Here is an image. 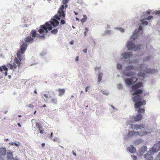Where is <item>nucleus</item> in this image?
I'll return each instance as SVG.
<instances>
[{
  "mask_svg": "<svg viewBox=\"0 0 160 160\" xmlns=\"http://www.w3.org/2000/svg\"><path fill=\"white\" fill-rule=\"evenodd\" d=\"M127 45L128 50H132L134 51H136L139 49L140 47L142 46L140 44H138L136 46L131 41L128 42Z\"/></svg>",
  "mask_w": 160,
  "mask_h": 160,
  "instance_id": "nucleus-6",
  "label": "nucleus"
},
{
  "mask_svg": "<svg viewBox=\"0 0 160 160\" xmlns=\"http://www.w3.org/2000/svg\"><path fill=\"white\" fill-rule=\"evenodd\" d=\"M34 41V39L32 38L30 36H28L27 37H26L25 38L24 41L25 42L27 43H32Z\"/></svg>",
  "mask_w": 160,
  "mask_h": 160,
  "instance_id": "nucleus-17",
  "label": "nucleus"
},
{
  "mask_svg": "<svg viewBox=\"0 0 160 160\" xmlns=\"http://www.w3.org/2000/svg\"><path fill=\"white\" fill-rule=\"evenodd\" d=\"M69 0H63L62 3L63 4L64 7H65V8H67L68 7L67 3H68Z\"/></svg>",
  "mask_w": 160,
  "mask_h": 160,
  "instance_id": "nucleus-29",
  "label": "nucleus"
},
{
  "mask_svg": "<svg viewBox=\"0 0 160 160\" xmlns=\"http://www.w3.org/2000/svg\"><path fill=\"white\" fill-rule=\"evenodd\" d=\"M156 14H160V11H157L156 13Z\"/></svg>",
  "mask_w": 160,
  "mask_h": 160,
  "instance_id": "nucleus-51",
  "label": "nucleus"
},
{
  "mask_svg": "<svg viewBox=\"0 0 160 160\" xmlns=\"http://www.w3.org/2000/svg\"><path fill=\"white\" fill-rule=\"evenodd\" d=\"M131 127L132 129L135 130H138L144 128V126L142 124H136L131 125Z\"/></svg>",
  "mask_w": 160,
  "mask_h": 160,
  "instance_id": "nucleus-11",
  "label": "nucleus"
},
{
  "mask_svg": "<svg viewBox=\"0 0 160 160\" xmlns=\"http://www.w3.org/2000/svg\"><path fill=\"white\" fill-rule=\"evenodd\" d=\"M134 67L132 65H129L126 67L125 69L127 71H129L130 70L134 69Z\"/></svg>",
  "mask_w": 160,
  "mask_h": 160,
  "instance_id": "nucleus-27",
  "label": "nucleus"
},
{
  "mask_svg": "<svg viewBox=\"0 0 160 160\" xmlns=\"http://www.w3.org/2000/svg\"><path fill=\"white\" fill-rule=\"evenodd\" d=\"M21 60H20L18 58H15L14 60V61L15 63H16L17 65H18V67H19L20 65L21 64Z\"/></svg>",
  "mask_w": 160,
  "mask_h": 160,
  "instance_id": "nucleus-25",
  "label": "nucleus"
},
{
  "mask_svg": "<svg viewBox=\"0 0 160 160\" xmlns=\"http://www.w3.org/2000/svg\"><path fill=\"white\" fill-rule=\"evenodd\" d=\"M83 51L84 53H86L87 52V49H84L83 50Z\"/></svg>",
  "mask_w": 160,
  "mask_h": 160,
  "instance_id": "nucleus-53",
  "label": "nucleus"
},
{
  "mask_svg": "<svg viewBox=\"0 0 160 160\" xmlns=\"http://www.w3.org/2000/svg\"><path fill=\"white\" fill-rule=\"evenodd\" d=\"M122 66L121 64H117V68L118 69H121Z\"/></svg>",
  "mask_w": 160,
  "mask_h": 160,
  "instance_id": "nucleus-38",
  "label": "nucleus"
},
{
  "mask_svg": "<svg viewBox=\"0 0 160 160\" xmlns=\"http://www.w3.org/2000/svg\"><path fill=\"white\" fill-rule=\"evenodd\" d=\"M137 80V78L134 77L126 78L124 79L125 83L128 85H130L134 84Z\"/></svg>",
  "mask_w": 160,
  "mask_h": 160,
  "instance_id": "nucleus-7",
  "label": "nucleus"
},
{
  "mask_svg": "<svg viewBox=\"0 0 160 160\" xmlns=\"http://www.w3.org/2000/svg\"><path fill=\"white\" fill-rule=\"evenodd\" d=\"M57 138H54V139H53V141H57Z\"/></svg>",
  "mask_w": 160,
  "mask_h": 160,
  "instance_id": "nucleus-57",
  "label": "nucleus"
},
{
  "mask_svg": "<svg viewBox=\"0 0 160 160\" xmlns=\"http://www.w3.org/2000/svg\"><path fill=\"white\" fill-rule=\"evenodd\" d=\"M40 29L38 30V32L40 34H42L44 32V30L46 32H48V29L49 31L52 29V27L51 25L48 23V22H46L45 25H41L40 26Z\"/></svg>",
  "mask_w": 160,
  "mask_h": 160,
  "instance_id": "nucleus-4",
  "label": "nucleus"
},
{
  "mask_svg": "<svg viewBox=\"0 0 160 160\" xmlns=\"http://www.w3.org/2000/svg\"><path fill=\"white\" fill-rule=\"evenodd\" d=\"M89 88V87H87L85 88V91L86 92H87L88 91V89Z\"/></svg>",
  "mask_w": 160,
  "mask_h": 160,
  "instance_id": "nucleus-54",
  "label": "nucleus"
},
{
  "mask_svg": "<svg viewBox=\"0 0 160 160\" xmlns=\"http://www.w3.org/2000/svg\"><path fill=\"white\" fill-rule=\"evenodd\" d=\"M102 73H100L98 74V82H100L101 81L102 77Z\"/></svg>",
  "mask_w": 160,
  "mask_h": 160,
  "instance_id": "nucleus-32",
  "label": "nucleus"
},
{
  "mask_svg": "<svg viewBox=\"0 0 160 160\" xmlns=\"http://www.w3.org/2000/svg\"><path fill=\"white\" fill-rule=\"evenodd\" d=\"M48 23L50 24L51 26L55 27L58 25L59 24V22L55 19L52 18L48 22Z\"/></svg>",
  "mask_w": 160,
  "mask_h": 160,
  "instance_id": "nucleus-9",
  "label": "nucleus"
},
{
  "mask_svg": "<svg viewBox=\"0 0 160 160\" xmlns=\"http://www.w3.org/2000/svg\"><path fill=\"white\" fill-rule=\"evenodd\" d=\"M52 135H53V133L52 132L50 134V138H52Z\"/></svg>",
  "mask_w": 160,
  "mask_h": 160,
  "instance_id": "nucleus-59",
  "label": "nucleus"
},
{
  "mask_svg": "<svg viewBox=\"0 0 160 160\" xmlns=\"http://www.w3.org/2000/svg\"><path fill=\"white\" fill-rule=\"evenodd\" d=\"M28 45L27 43L23 42V43L20 46V51H18L17 53V58L20 60H22V56L24 53L25 51L27 48Z\"/></svg>",
  "mask_w": 160,
  "mask_h": 160,
  "instance_id": "nucleus-3",
  "label": "nucleus"
},
{
  "mask_svg": "<svg viewBox=\"0 0 160 160\" xmlns=\"http://www.w3.org/2000/svg\"><path fill=\"white\" fill-rule=\"evenodd\" d=\"M138 32H136V31H135L133 32V35L131 36V38L133 39V40H135L137 38V37L138 36L137 35Z\"/></svg>",
  "mask_w": 160,
  "mask_h": 160,
  "instance_id": "nucleus-26",
  "label": "nucleus"
},
{
  "mask_svg": "<svg viewBox=\"0 0 160 160\" xmlns=\"http://www.w3.org/2000/svg\"><path fill=\"white\" fill-rule=\"evenodd\" d=\"M3 70L5 71V72L4 73V75L5 76H7L8 75V68L5 66H2Z\"/></svg>",
  "mask_w": 160,
  "mask_h": 160,
  "instance_id": "nucleus-31",
  "label": "nucleus"
},
{
  "mask_svg": "<svg viewBox=\"0 0 160 160\" xmlns=\"http://www.w3.org/2000/svg\"><path fill=\"white\" fill-rule=\"evenodd\" d=\"M88 30H89V29L88 28H85V31L84 32V35L85 36H86L87 33L88 32Z\"/></svg>",
  "mask_w": 160,
  "mask_h": 160,
  "instance_id": "nucleus-42",
  "label": "nucleus"
},
{
  "mask_svg": "<svg viewBox=\"0 0 160 160\" xmlns=\"http://www.w3.org/2000/svg\"><path fill=\"white\" fill-rule=\"evenodd\" d=\"M128 150L131 153H134L136 152V149L132 145H130L128 148Z\"/></svg>",
  "mask_w": 160,
  "mask_h": 160,
  "instance_id": "nucleus-18",
  "label": "nucleus"
},
{
  "mask_svg": "<svg viewBox=\"0 0 160 160\" xmlns=\"http://www.w3.org/2000/svg\"><path fill=\"white\" fill-rule=\"evenodd\" d=\"M73 42H74L73 41H71L70 42V44H71V45H72L73 44Z\"/></svg>",
  "mask_w": 160,
  "mask_h": 160,
  "instance_id": "nucleus-58",
  "label": "nucleus"
},
{
  "mask_svg": "<svg viewBox=\"0 0 160 160\" xmlns=\"http://www.w3.org/2000/svg\"><path fill=\"white\" fill-rule=\"evenodd\" d=\"M72 152H73V154L74 156H76V153H75V152L73 151Z\"/></svg>",
  "mask_w": 160,
  "mask_h": 160,
  "instance_id": "nucleus-60",
  "label": "nucleus"
},
{
  "mask_svg": "<svg viewBox=\"0 0 160 160\" xmlns=\"http://www.w3.org/2000/svg\"><path fill=\"white\" fill-rule=\"evenodd\" d=\"M151 58V57H145L144 59V61H147L150 59Z\"/></svg>",
  "mask_w": 160,
  "mask_h": 160,
  "instance_id": "nucleus-43",
  "label": "nucleus"
},
{
  "mask_svg": "<svg viewBox=\"0 0 160 160\" xmlns=\"http://www.w3.org/2000/svg\"><path fill=\"white\" fill-rule=\"evenodd\" d=\"M142 24L147 25L148 24V22L147 21H143L142 22Z\"/></svg>",
  "mask_w": 160,
  "mask_h": 160,
  "instance_id": "nucleus-45",
  "label": "nucleus"
},
{
  "mask_svg": "<svg viewBox=\"0 0 160 160\" xmlns=\"http://www.w3.org/2000/svg\"><path fill=\"white\" fill-rule=\"evenodd\" d=\"M142 26H140L139 27L138 31L142 30Z\"/></svg>",
  "mask_w": 160,
  "mask_h": 160,
  "instance_id": "nucleus-48",
  "label": "nucleus"
},
{
  "mask_svg": "<svg viewBox=\"0 0 160 160\" xmlns=\"http://www.w3.org/2000/svg\"><path fill=\"white\" fill-rule=\"evenodd\" d=\"M58 91L59 92L58 96H62L65 92V90L64 89L59 88Z\"/></svg>",
  "mask_w": 160,
  "mask_h": 160,
  "instance_id": "nucleus-23",
  "label": "nucleus"
},
{
  "mask_svg": "<svg viewBox=\"0 0 160 160\" xmlns=\"http://www.w3.org/2000/svg\"><path fill=\"white\" fill-rule=\"evenodd\" d=\"M6 150L5 148L4 147H0V158H1V160H3L2 158L1 155L5 156L6 155Z\"/></svg>",
  "mask_w": 160,
  "mask_h": 160,
  "instance_id": "nucleus-14",
  "label": "nucleus"
},
{
  "mask_svg": "<svg viewBox=\"0 0 160 160\" xmlns=\"http://www.w3.org/2000/svg\"><path fill=\"white\" fill-rule=\"evenodd\" d=\"M153 18V16H149L147 18H146L145 19L148 20H150L152 19Z\"/></svg>",
  "mask_w": 160,
  "mask_h": 160,
  "instance_id": "nucleus-41",
  "label": "nucleus"
},
{
  "mask_svg": "<svg viewBox=\"0 0 160 160\" xmlns=\"http://www.w3.org/2000/svg\"><path fill=\"white\" fill-rule=\"evenodd\" d=\"M133 118L135 122H138L140 121L142 119V115L139 114L137 115L136 116L133 117Z\"/></svg>",
  "mask_w": 160,
  "mask_h": 160,
  "instance_id": "nucleus-16",
  "label": "nucleus"
},
{
  "mask_svg": "<svg viewBox=\"0 0 160 160\" xmlns=\"http://www.w3.org/2000/svg\"><path fill=\"white\" fill-rule=\"evenodd\" d=\"M79 57L78 56H77L75 58V60L76 61H77L78 60Z\"/></svg>",
  "mask_w": 160,
  "mask_h": 160,
  "instance_id": "nucleus-50",
  "label": "nucleus"
},
{
  "mask_svg": "<svg viewBox=\"0 0 160 160\" xmlns=\"http://www.w3.org/2000/svg\"><path fill=\"white\" fill-rule=\"evenodd\" d=\"M43 95L46 98H48V96L47 94H44Z\"/></svg>",
  "mask_w": 160,
  "mask_h": 160,
  "instance_id": "nucleus-49",
  "label": "nucleus"
},
{
  "mask_svg": "<svg viewBox=\"0 0 160 160\" xmlns=\"http://www.w3.org/2000/svg\"><path fill=\"white\" fill-rule=\"evenodd\" d=\"M135 74V73L132 72H129L125 73V76L127 77H130Z\"/></svg>",
  "mask_w": 160,
  "mask_h": 160,
  "instance_id": "nucleus-28",
  "label": "nucleus"
},
{
  "mask_svg": "<svg viewBox=\"0 0 160 160\" xmlns=\"http://www.w3.org/2000/svg\"><path fill=\"white\" fill-rule=\"evenodd\" d=\"M36 126L38 128L40 132L41 133H43V130H42V127L40 124L38 122H36L35 123Z\"/></svg>",
  "mask_w": 160,
  "mask_h": 160,
  "instance_id": "nucleus-20",
  "label": "nucleus"
},
{
  "mask_svg": "<svg viewBox=\"0 0 160 160\" xmlns=\"http://www.w3.org/2000/svg\"><path fill=\"white\" fill-rule=\"evenodd\" d=\"M144 65L141 64L139 65V67L137 68V69L140 71H143L145 72L153 74L157 72V70L155 69H151L150 68H146L144 70Z\"/></svg>",
  "mask_w": 160,
  "mask_h": 160,
  "instance_id": "nucleus-5",
  "label": "nucleus"
},
{
  "mask_svg": "<svg viewBox=\"0 0 160 160\" xmlns=\"http://www.w3.org/2000/svg\"><path fill=\"white\" fill-rule=\"evenodd\" d=\"M145 109L143 108H139L138 111L139 113H144Z\"/></svg>",
  "mask_w": 160,
  "mask_h": 160,
  "instance_id": "nucleus-35",
  "label": "nucleus"
},
{
  "mask_svg": "<svg viewBox=\"0 0 160 160\" xmlns=\"http://www.w3.org/2000/svg\"><path fill=\"white\" fill-rule=\"evenodd\" d=\"M64 9L63 5H61L57 14L55 16V18L58 20L62 19L60 21V23L62 24H64L65 23V22L64 20L65 17V14L64 11Z\"/></svg>",
  "mask_w": 160,
  "mask_h": 160,
  "instance_id": "nucleus-2",
  "label": "nucleus"
},
{
  "mask_svg": "<svg viewBox=\"0 0 160 160\" xmlns=\"http://www.w3.org/2000/svg\"><path fill=\"white\" fill-rule=\"evenodd\" d=\"M8 67L10 69H13V68L12 66V65L11 64H9L8 65Z\"/></svg>",
  "mask_w": 160,
  "mask_h": 160,
  "instance_id": "nucleus-44",
  "label": "nucleus"
},
{
  "mask_svg": "<svg viewBox=\"0 0 160 160\" xmlns=\"http://www.w3.org/2000/svg\"><path fill=\"white\" fill-rule=\"evenodd\" d=\"M18 126H19V127H21V125L20 123H18Z\"/></svg>",
  "mask_w": 160,
  "mask_h": 160,
  "instance_id": "nucleus-62",
  "label": "nucleus"
},
{
  "mask_svg": "<svg viewBox=\"0 0 160 160\" xmlns=\"http://www.w3.org/2000/svg\"><path fill=\"white\" fill-rule=\"evenodd\" d=\"M138 131H129L128 133V135L129 137H132L134 135L136 136V133H138Z\"/></svg>",
  "mask_w": 160,
  "mask_h": 160,
  "instance_id": "nucleus-19",
  "label": "nucleus"
},
{
  "mask_svg": "<svg viewBox=\"0 0 160 160\" xmlns=\"http://www.w3.org/2000/svg\"><path fill=\"white\" fill-rule=\"evenodd\" d=\"M7 160H18L17 159H15L13 157V152L9 151L7 153Z\"/></svg>",
  "mask_w": 160,
  "mask_h": 160,
  "instance_id": "nucleus-12",
  "label": "nucleus"
},
{
  "mask_svg": "<svg viewBox=\"0 0 160 160\" xmlns=\"http://www.w3.org/2000/svg\"><path fill=\"white\" fill-rule=\"evenodd\" d=\"M28 107H29L32 108L34 107V105L32 104H30L28 105Z\"/></svg>",
  "mask_w": 160,
  "mask_h": 160,
  "instance_id": "nucleus-47",
  "label": "nucleus"
},
{
  "mask_svg": "<svg viewBox=\"0 0 160 160\" xmlns=\"http://www.w3.org/2000/svg\"><path fill=\"white\" fill-rule=\"evenodd\" d=\"M51 103H53L54 104L57 103V100L56 98H52L51 101Z\"/></svg>",
  "mask_w": 160,
  "mask_h": 160,
  "instance_id": "nucleus-33",
  "label": "nucleus"
},
{
  "mask_svg": "<svg viewBox=\"0 0 160 160\" xmlns=\"http://www.w3.org/2000/svg\"><path fill=\"white\" fill-rule=\"evenodd\" d=\"M3 70L2 67L0 66V72H2Z\"/></svg>",
  "mask_w": 160,
  "mask_h": 160,
  "instance_id": "nucleus-52",
  "label": "nucleus"
},
{
  "mask_svg": "<svg viewBox=\"0 0 160 160\" xmlns=\"http://www.w3.org/2000/svg\"><path fill=\"white\" fill-rule=\"evenodd\" d=\"M144 158L146 159V160H152L153 157L151 154L148 153L144 155Z\"/></svg>",
  "mask_w": 160,
  "mask_h": 160,
  "instance_id": "nucleus-22",
  "label": "nucleus"
},
{
  "mask_svg": "<svg viewBox=\"0 0 160 160\" xmlns=\"http://www.w3.org/2000/svg\"><path fill=\"white\" fill-rule=\"evenodd\" d=\"M83 18L81 20V22L82 23H83L85 22H86L87 19V18L86 15H83Z\"/></svg>",
  "mask_w": 160,
  "mask_h": 160,
  "instance_id": "nucleus-30",
  "label": "nucleus"
},
{
  "mask_svg": "<svg viewBox=\"0 0 160 160\" xmlns=\"http://www.w3.org/2000/svg\"><path fill=\"white\" fill-rule=\"evenodd\" d=\"M143 84L142 82H138L136 84L132 85L131 86L132 91L134 92L132 94V96H135L133 97L132 98V101L134 102H136L139 100H141V96L139 95L143 92L142 89H138L139 88L142 87Z\"/></svg>",
  "mask_w": 160,
  "mask_h": 160,
  "instance_id": "nucleus-1",
  "label": "nucleus"
},
{
  "mask_svg": "<svg viewBox=\"0 0 160 160\" xmlns=\"http://www.w3.org/2000/svg\"><path fill=\"white\" fill-rule=\"evenodd\" d=\"M147 150L146 146H144L141 148L139 150V152L141 154H143Z\"/></svg>",
  "mask_w": 160,
  "mask_h": 160,
  "instance_id": "nucleus-21",
  "label": "nucleus"
},
{
  "mask_svg": "<svg viewBox=\"0 0 160 160\" xmlns=\"http://www.w3.org/2000/svg\"><path fill=\"white\" fill-rule=\"evenodd\" d=\"M30 35L32 36V38L33 39L35 37H41V36L38 34L37 33V32L35 30H32L30 33Z\"/></svg>",
  "mask_w": 160,
  "mask_h": 160,
  "instance_id": "nucleus-13",
  "label": "nucleus"
},
{
  "mask_svg": "<svg viewBox=\"0 0 160 160\" xmlns=\"http://www.w3.org/2000/svg\"><path fill=\"white\" fill-rule=\"evenodd\" d=\"M160 150V141L158 143H156L154 145L153 147H152L151 150H150L151 152H156Z\"/></svg>",
  "mask_w": 160,
  "mask_h": 160,
  "instance_id": "nucleus-8",
  "label": "nucleus"
},
{
  "mask_svg": "<svg viewBox=\"0 0 160 160\" xmlns=\"http://www.w3.org/2000/svg\"><path fill=\"white\" fill-rule=\"evenodd\" d=\"M138 132V133H136V136L137 135H139L140 136H143L144 135H146L148 132H147L144 131H140V132Z\"/></svg>",
  "mask_w": 160,
  "mask_h": 160,
  "instance_id": "nucleus-24",
  "label": "nucleus"
},
{
  "mask_svg": "<svg viewBox=\"0 0 160 160\" xmlns=\"http://www.w3.org/2000/svg\"><path fill=\"white\" fill-rule=\"evenodd\" d=\"M16 63H15V62H14L13 63L12 66L13 68V69L16 68L18 66V65L16 64Z\"/></svg>",
  "mask_w": 160,
  "mask_h": 160,
  "instance_id": "nucleus-39",
  "label": "nucleus"
},
{
  "mask_svg": "<svg viewBox=\"0 0 160 160\" xmlns=\"http://www.w3.org/2000/svg\"><path fill=\"white\" fill-rule=\"evenodd\" d=\"M9 144H10V145H13L14 144V143L12 142H10V143H9Z\"/></svg>",
  "mask_w": 160,
  "mask_h": 160,
  "instance_id": "nucleus-56",
  "label": "nucleus"
},
{
  "mask_svg": "<svg viewBox=\"0 0 160 160\" xmlns=\"http://www.w3.org/2000/svg\"><path fill=\"white\" fill-rule=\"evenodd\" d=\"M74 13L76 15H77L78 14V13L75 12V11L74 12Z\"/></svg>",
  "mask_w": 160,
  "mask_h": 160,
  "instance_id": "nucleus-63",
  "label": "nucleus"
},
{
  "mask_svg": "<svg viewBox=\"0 0 160 160\" xmlns=\"http://www.w3.org/2000/svg\"><path fill=\"white\" fill-rule=\"evenodd\" d=\"M34 92L36 94H37V92L36 91V90H35L34 91Z\"/></svg>",
  "mask_w": 160,
  "mask_h": 160,
  "instance_id": "nucleus-64",
  "label": "nucleus"
},
{
  "mask_svg": "<svg viewBox=\"0 0 160 160\" xmlns=\"http://www.w3.org/2000/svg\"><path fill=\"white\" fill-rule=\"evenodd\" d=\"M117 87L119 89H123V86L121 84H118Z\"/></svg>",
  "mask_w": 160,
  "mask_h": 160,
  "instance_id": "nucleus-37",
  "label": "nucleus"
},
{
  "mask_svg": "<svg viewBox=\"0 0 160 160\" xmlns=\"http://www.w3.org/2000/svg\"><path fill=\"white\" fill-rule=\"evenodd\" d=\"M132 158L134 160H136L137 159V157L135 156H132Z\"/></svg>",
  "mask_w": 160,
  "mask_h": 160,
  "instance_id": "nucleus-46",
  "label": "nucleus"
},
{
  "mask_svg": "<svg viewBox=\"0 0 160 160\" xmlns=\"http://www.w3.org/2000/svg\"><path fill=\"white\" fill-rule=\"evenodd\" d=\"M146 104L145 100L142 101L141 100L136 102L134 105V107L135 108H139L142 105H145Z\"/></svg>",
  "mask_w": 160,
  "mask_h": 160,
  "instance_id": "nucleus-10",
  "label": "nucleus"
},
{
  "mask_svg": "<svg viewBox=\"0 0 160 160\" xmlns=\"http://www.w3.org/2000/svg\"><path fill=\"white\" fill-rule=\"evenodd\" d=\"M116 29L119 30V31L122 32L124 31V29L121 28H116Z\"/></svg>",
  "mask_w": 160,
  "mask_h": 160,
  "instance_id": "nucleus-40",
  "label": "nucleus"
},
{
  "mask_svg": "<svg viewBox=\"0 0 160 160\" xmlns=\"http://www.w3.org/2000/svg\"><path fill=\"white\" fill-rule=\"evenodd\" d=\"M138 75L140 77H145V74L144 72H139L138 74Z\"/></svg>",
  "mask_w": 160,
  "mask_h": 160,
  "instance_id": "nucleus-34",
  "label": "nucleus"
},
{
  "mask_svg": "<svg viewBox=\"0 0 160 160\" xmlns=\"http://www.w3.org/2000/svg\"><path fill=\"white\" fill-rule=\"evenodd\" d=\"M132 55V52H126L122 54V56L125 59L130 58Z\"/></svg>",
  "mask_w": 160,
  "mask_h": 160,
  "instance_id": "nucleus-15",
  "label": "nucleus"
},
{
  "mask_svg": "<svg viewBox=\"0 0 160 160\" xmlns=\"http://www.w3.org/2000/svg\"><path fill=\"white\" fill-rule=\"evenodd\" d=\"M45 145V143H42L41 144V146L42 147H43Z\"/></svg>",
  "mask_w": 160,
  "mask_h": 160,
  "instance_id": "nucleus-55",
  "label": "nucleus"
},
{
  "mask_svg": "<svg viewBox=\"0 0 160 160\" xmlns=\"http://www.w3.org/2000/svg\"><path fill=\"white\" fill-rule=\"evenodd\" d=\"M58 30L57 29H55L52 30L51 31V32L52 34H55L58 32Z\"/></svg>",
  "mask_w": 160,
  "mask_h": 160,
  "instance_id": "nucleus-36",
  "label": "nucleus"
},
{
  "mask_svg": "<svg viewBox=\"0 0 160 160\" xmlns=\"http://www.w3.org/2000/svg\"><path fill=\"white\" fill-rule=\"evenodd\" d=\"M14 145H15V146H17V147H18L19 146V145L17 144V143H14Z\"/></svg>",
  "mask_w": 160,
  "mask_h": 160,
  "instance_id": "nucleus-61",
  "label": "nucleus"
}]
</instances>
